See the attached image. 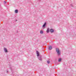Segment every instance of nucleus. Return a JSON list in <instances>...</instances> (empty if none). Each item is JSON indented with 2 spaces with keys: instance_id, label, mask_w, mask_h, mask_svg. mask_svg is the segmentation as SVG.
Wrapping results in <instances>:
<instances>
[{
  "instance_id": "13",
  "label": "nucleus",
  "mask_w": 76,
  "mask_h": 76,
  "mask_svg": "<svg viewBox=\"0 0 76 76\" xmlns=\"http://www.w3.org/2000/svg\"><path fill=\"white\" fill-rule=\"evenodd\" d=\"M4 4H6V1H4Z\"/></svg>"
},
{
  "instance_id": "6",
  "label": "nucleus",
  "mask_w": 76,
  "mask_h": 76,
  "mask_svg": "<svg viewBox=\"0 0 76 76\" xmlns=\"http://www.w3.org/2000/svg\"><path fill=\"white\" fill-rule=\"evenodd\" d=\"M43 33H44L43 31L41 30L40 31V33L41 34H43Z\"/></svg>"
},
{
  "instance_id": "15",
  "label": "nucleus",
  "mask_w": 76,
  "mask_h": 76,
  "mask_svg": "<svg viewBox=\"0 0 76 76\" xmlns=\"http://www.w3.org/2000/svg\"><path fill=\"white\" fill-rule=\"evenodd\" d=\"M7 72H8V71H7Z\"/></svg>"
},
{
  "instance_id": "14",
  "label": "nucleus",
  "mask_w": 76,
  "mask_h": 76,
  "mask_svg": "<svg viewBox=\"0 0 76 76\" xmlns=\"http://www.w3.org/2000/svg\"><path fill=\"white\" fill-rule=\"evenodd\" d=\"M16 21H17V20H16Z\"/></svg>"
},
{
  "instance_id": "10",
  "label": "nucleus",
  "mask_w": 76,
  "mask_h": 76,
  "mask_svg": "<svg viewBox=\"0 0 76 76\" xmlns=\"http://www.w3.org/2000/svg\"><path fill=\"white\" fill-rule=\"evenodd\" d=\"M58 61L59 62H60V61H61V58H60L58 59Z\"/></svg>"
},
{
  "instance_id": "8",
  "label": "nucleus",
  "mask_w": 76,
  "mask_h": 76,
  "mask_svg": "<svg viewBox=\"0 0 76 76\" xmlns=\"http://www.w3.org/2000/svg\"><path fill=\"white\" fill-rule=\"evenodd\" d=\"M49 31H50L49 28H47V33H48V32H49Z\"/></svg>"
},
{
  "instance_id": "7",
  "label": "nucleus",
  "mask_w": 76,
  "mask_h": 76,
  "mask_svg": "<svg viewBox=\"0 0 76 76\" xmlns=\"http://www.w3.org/2000/svg\"><path fill=\"white\" fill-rule=\"evenodd\" d=\"M50 31L51 32H54V30H53V29H50Z\"/></svg>"
},
{
  "instance_id": "12",
  "label": "nucleus",
  "mask_w": 76,
  "mask_h": 76,
  "mask_svg": "<svg viewBox=\"0 0 76 76\" xmlns=\"http://www.w3.org/2000/svg\"><path fill=\"white\" fill-rule=\"evenodd\" d=\"M71 6H72V7H73V5L72 4H71Z\"/></svg>"
},
{
  "instance_id": "9",
  "label": "nucleus",
  "mask_w": 76,
  "mask_h": 76,
  "mask_svg": "<svg viewBox=\"0 0 76 76\" xmlns=\"http://www.w3.org/2000/svg\"><path fill=\"white\" fill-rule=\"evenodd\" d=\"M15 12L16 13H18V10H16L15 11Z\"/></svg>"
},
{
  "instance_id": "5",
  "label": "nucleus",
  "mask_w": 76,
  "mask_h": 76,
  "mask_svg": "<svg viewBox=\"0 0 76 76\" xmlns=\"http://www.w3.org/2000/svg\"><path fill=\"white\" fill-rule=\"evenodd\" d=\"M46 23H45L43 24V28H44V27H45V26H46Z\"/></svg>"
},
{
  "instance_id": "1",
  "label": "nucleus",
  "mask_w": 76,
  "mask_h": 76,
  "mask_svg": "<svg viewBox=\"0 0 76 76\" xmlns=\"http://www.w3.org/2000/svg\"><path fill=\"white\" fill-rule=\"evenodd\" d=\"M36 53L37 54V56L38 57V58L39 60L40 61H42V57L41 55H39V53L38 52V51L37 50Z\"/></svg>"
},
{
  "instance_id": "11",
  "label": "nucleus",
  "mask_w": 76,
  "mask_h": 76,
  "mask_svg": "<svg viewBox=\"0 0 76 76\" xmlns=\"http://www.w3.org/2000/svg\"><path fill=\"white\" fill-rule=\"evenodd\" d=\"M47 63H48V64H50V61H47Z\"/></svg>"
},
{
  "instance_id": "4",
  "label": "nucleus",
  "mask_w": 76,
  "mask_h": 76,
  "mask_svg": "<svg viewBox=\"0 0 76 76\" xmlns=\"http://www.w3.org/2000/svg\"><path fill=\"white\" fill-rule=\"evenodd\" d=\"M53 48L51 46H49V49L50 50H52Z\"/></svg>"
},
{
  "instance_id": "3",
  "label": "nucleus",
  "mask_w": 76,
  "mask_h": 76,
  "mask_svg": "<svg viewBox=\"0 0 76 76\" xmlns=\"http://www.w3.org/2000/svg\"><path fill=\"white\" fill-rule=\"evenodd\" d=\"M4 50L5 53H7L8 52V51H7V49H6V48H4Z\"/></svg>"
},
{
  "instance_id": "2",
  "label": "nucleus",
  "mask_w": 76,
  "mask_h": 76,
  "mask_svg": "<svg viewBox=\"0 0 76 76\" xmlns=\"http://www.w3.org/2000/svg\"><path fill=\"white\" fill-rule=\"evenodd\" d=\"M56 51L57 53L58 56L60 55V50H59V48H56Z\"/></svg>"
}]
</instances>
